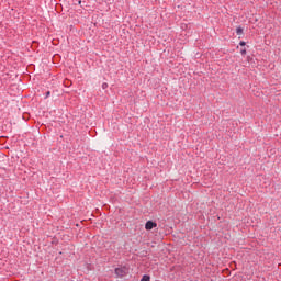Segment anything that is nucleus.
Instances as JSON below:
<instances>
[{
    "label": "nucleus",
    "instance_id": "8",
    "mask_svg": "<svg viewBox=\"0 0 281 281\" xmlns=\"http://www.w3.org/2000/svg\"><path fill=\"white\" fill-rule=\"evenodd\" d=\"M49 95H50V92L49 91L46 92V98H49Z\"/></svg>",
    "mask_w": 281,
    "mask_h": 281
},
{
    "label": "nucleus",
    "instance_id": "4",
    "mask_svg": "<svg viewBox=\"0 0 281 281\" xmlns=\"http://www.w3.org/2000/svg\"><path fill=\"white\" fill-rule=\"evenodd\" d=\"M236 34H237V36H240L243 34V27H237Z\"/></svg>",
    "mask_w": 281,
    "mask_h": 281
},
{
    "label": "nucleus",
    "instance_id": "2",
    "mask_svg": "<svg viewBox=\"0 0 281 281\" xmlns=\"http://www.w3.org/2000/svg\"><path fill=\"white\" fill-rule=\"evenodd\" d=\"M157 227V223L153 222V221H148L146 224H145V229L147 231H150L153 228Z\"/></svg>",
    "mask_w": 281,
    "mask_h": 281
},
{
    "label": "nucleus",
    "instance_id": "6",
    "mask_svg": "<svg viewBox=\"0 0 281 281\" xmlns=\"http://www.w3.org/2000/svg\"><path fill=\"white\" fill-rule=\"evenodd\" d=\"M239 45H240L241 47H245V42H240Z\"/></svg>",
    "mask_w": 281,
    "mask_h": 281
},
{
    "label": "nucleus",
    "instance_id": "3",
    "mask_svg": "<svg viewBox=\"0 0 281 281\" xmlns=\"http://www.w3.org/2000/svg\"><path fill=\"white\" fill-rule=\"evenodd\" d=\"M140 281H150V276L144 274L140 279Z\"/></svg>",
    "mask_w": 281,
    "mask_h": 281
},
{
    "label": "nucleus",
    "instance_id": "7",
    "mask_svg": "<svg viewBox=\"0 0 281 281\" xmlns=\"http://www.w3.org/2000/svg\"><path fill=\"white\" fill-rule=\"evenodd\" d=\"M106 87H108L106 83H103V85H102V88H103V89H106Z\"/></svg>",
    "mask_w": 281,
    "mask_h": 281
},
{
    "label": "nucleus",
    "instance_id": "1",
    "mask_svg": "<svg viewBox=\"0 0 281 281\" xmlns=\"http://www.w3.org/2000/svg\"><path fill=\"white\" fill-rule=\"evenodd\" d=\"M115 273L119 278H124V276L127 273L126 268H116Z\"/></svg>",
    "mask_w": 281,
    "mask_h": 281
},
{
    "label": "nucleus",
    "instance_id": "5",
    "mask_svg": "<svg viewBox=\"0 0 281 281\" xmlns=\"http://www.w3.org/2000/svg\"><path fill=\"white\" fill-rule=\"evenodd\" d=\"M240 54H241V56H245V54H247V49H245V48L241 49V50H240Z\"/></svg>",
    "mask_w": 281,
    "mask_h": 281
}]
</instances>
